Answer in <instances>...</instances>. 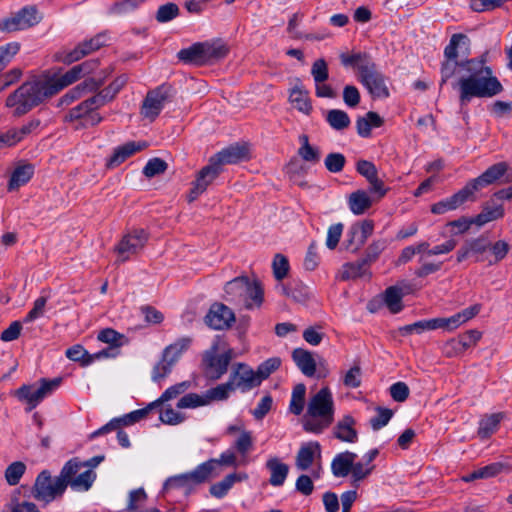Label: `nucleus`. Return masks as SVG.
<instances>
[{
    "label": "nucleus",
    "mask_w": 512,
    "mask_h": 512,
    "mask_svg": "<svg viewBox=\"0 0 512 512\" xmlns=\"http://www.w3.org/2000/svg\"><path fill=\"white\" fill-rule=\"evenodd\" d=\"M226 435L234 436L237 435L233 442V448L242 457L247 456L254 447V437L251 431L246 430L243 424H232L229 425L225 431Z\"/></svg>",
    "instance_id": "nucleus-20"
},
{
    "label": "nucleus",
    "mask_w": 512,
    "mask_h": 512,
    "mask_svg": "<svg viewBox=\"0 0 512 512\" xmlns=\"http://www.w3.org/2000/svg\"><path fill=\"white\" fill-rule=\"evenodd\" d=\"M289 101L296 110L305 115H310L313 110L309 91L299 79H296V84L290 89Z\"/></svg>",
    "instance_id": "nucleus-26"
},
{
    "label": "nucleus",
    "mask_w": 512,
    "mask_h": 512,
    "mask_svg": "<svg viewBox=\"0 0 512 512\" xmlns=\"http://www.w3.org/2000/svg\"><path fill=\"white\" fill-rule=\"evenodd\" d=\"M374 98L389 97V90L386 86L384 76L378 71L361 82Z\"/></svg>",
    "instance_id": "nucleus-40"
},
{
    "label": "nucleus",
    "mask_w": 512,
    "mask_h": 512,
    "mask_svg": "<svg viewBox=\"0 0 512 512\" xmlns=\"http://www.w3.org/2000/svg\"><path fill=\"white\" fill-rule=\"evenodd\" d=\"M174 364L175 363L171 361L169 357H165L163 353L161 360L153 367L151 374L152 381L159 383L166 378L171 373Z\"/></svg>",
    "instance_id": "nucleus-55"
},
{
    "label": "nucleus",
    "mask_w": 512,
    "mask_h": 512,
    "mask_svg": "<svg viewBox=\"0 0 512 512\" xmlns=\"http://www.w3.org/2000/svg\"><path fill=\"white\" fill-rule=\"evenodd\" d=\"M82 461L78 457L68 460L61 469L62 478L64 479L66 488H70L76 492L88 491L97 478V474L92 469H85Z\"/></svg>",
    "instance_id": "nucleus-5"
},
{
    "label": "nucleus",
    "mask_w": 512,
    "mask_h": 512,
    "mask_svg": "<svg viewBox=\"0 0 512 512\" xmlns=\"http://www.w3.org/2000/svg\"><path fill=\"white\" fill-rule=\"evenodd\" d=\"M34 175V166L32 164H21L18 165L12 172L9 183L8 190L13 191L17 190L19 187L25 185L30 181L32 176Z\"/></svg>",
    "instance_id": "nucleus-38"
},
{
    "label": "nucleus",
    "mask_w": 512,
    "mask_h": 512,
    "mask_svg": "<svg viewBox=\"0 0 512 512\" xmlns=\"http://www.w3.org/2000/svg\"><path fill=\"white\" fill-rule=\"evenodd\" d=\"M248 158V149L245 146L241 145H231L216 155L212 156L210 159L217 164L219 169L222 168L225 164H236L240 161H243Z\"/></svg>",
    "instance_id": "nucleus-25"
},
{
    "label": "nucleus",
    "mask_w": 512,
    "mask_h": 512,
    "mask_svg": "<svg viewBox=\"0 0 512 512\" xmlns=\"http://www.w3.org/2000/svg\"><path fill=\"white\" fill-rule=\"evenodd\" d=\"M81 77V67L75 65L63 75L45 79V83L47 84L50 95L53 96L65 87L79 80Z\"/></svg>",
    "instance_id": "nucleus-28"
},
{
    "label": "nucleus",
    "mask_w": 512,
    "mask_h": 512,
    "mask_svg": "<svg viewBox=\"0 0 512 512\" xmlns=\"http://www.w3.org/2000/svg\"><path fill=\"white\" fill-rule=\"evenodd\" d=\"M339 58L344 67L357 70L360 82L378 72L375 62L367 53H341Z\"/></svg>",
    "instance_id": "nucleus-15"
},
{
    "label": "nucleus",
    "mask_w": 512,
    "mask_h": 512,
    "mask_svg": "<svg viewBox=\"0 0 512 512\" xmlns=\"http://www.w3.org/2000/svg\"><path fill=\"white\" fill-rule=\"evenodd\" d=\"M383 119L373 111H369L363 117L356 120V129L359 136L367 138L371 135L372 128L382 126Z\"/></svg>",
    "instance_id": "nucleus-41"
},
{
    "label": "nucleus",
    "mask_w": 512,
    "mask_h": 512,
    "mask_svg": "<svg viewBox=\"0 0 512 512\" xmlns=\"http://www.w3.org/2000/svg\"><path fill=\"white\" fill-rule=\"evenodd\" d=\"M155 408V404L150 403L148 406L142 409L134 410L128 414H125L121 417H116L111 419L107 424L100 427L96 431L90 434V439H94L95 437L104 435L106 433H110L115 431L123 426L133 425L142 419H145L148 414Z\"/></svg>",
    "instance_id": "nucleus-14"
},
{
    "label": "nucleus",
    "mask_w": 512,
    "mask_h": 512,
    "mask_svg": "<svg viewBox=\"0 0 512 512\" xmlns=\"http://www.w3.org/2000/svg\"><path fill=\"white\" fill-rule=\"evenodd\" d=\"M147 147L144 141H130L115 148L111 157L107 160L108 168H115L123 163L126 159L134 155L136 152L142 151Z\"/></svg>",
    "instance_id": "nucleus-27"
},
{
    "label": "nucleus",
    "mask_w": 512,
    "mask_h": 512,
    "mask_svg": "<svg viewBox=\"0 0 512 512\" xmlns=\"http://www.w3.org/2000/svg\"><path fill=\"white\" fill-rule=\"evenodd\" d=\"M147 241L148 234L144 229H134L125 234L114 248L117 254L116 263H124L138 254L143 250Z\"/></svg>",
    "instance_id": "nucleus-9"
},
{
    "label": "nucleus",
    "mask_w": 512,
    "mask_h": 512,
    "mask_svg": "<svg viewBox=\"0 0 512 512\" xmlns=\"http://www.w3.org/2000/svg\"><path fill=\"white\" fill-rule=\"evenodd\" d=\"M374 230V223L371 220H364L359 224L351 226L347 236L356 238L354 250H359L367 241L368 237L372 235Z\"/></svg>",
    "instance_id": "nucleus-42"
},
{
    "label": "nucleus",
    "mask_w": 512,
    "mask_h": 512,
    "mask_svg": "<svg viewBox=\"0 0 512 512\" xmlns=\"http://www.w3.org/2000/svg\"><path fill=\"white\" fill-rule=\"evenodd\" d=\"M505 414L503 412L486 414L479 421V427L477 430V434L481 439H488L492 434H494L504 419Z\"/></svg>",
    "instance_id": "nucleus-35"
},
{
    "label": "nucleus",
    "mask_w": 512,
    "mask_h": 512,
    "mask_svg": "<svg viewBox=\"0 0 512 512\" xmlns=\"http://www.w3.org/2000/svg\"><path fill=\"white\" fill-rule=\"evenodd\" d=\"M221 170L222 169H219L217 164L210 159L209 164L199 171L196 180L192 183V188L187 195L188 202L191 203L195 201L204 193L207 187L219 176Z\"/></svg>",
    "instance_id": "nucleus-18"
},
{
    "label": "nucleus",
    "mask_w": 512,
    "mask_h": 512,
    "mask_svg": "<svg viewBox=\"0 0 512 512\" xmlns=\"http://www.w3.org/2000/svg\"><path fill=\"white\" fill-rule=\"evenodd\" d=\"M378 455L379 450L374 448L366 452L360 461L356 462L355 460L353 462V468L351 470L353 482H360L372 474L375 469L373 461Z\"/></svg>",
    "instance_id": "nucleus-24"
},
{
    "label": "nucleus",
    "mask_w": 512,
    "mask_h": 512,
    "mask_svg": "<svg viewBox=\"0 0 512 512\" xmlns=\"http://www.w3.org/2000/svg\"><path fill=\"white\" fill-rule=\"evenodd\" d=\"M108 41V37L104 33H99L96 36L86 39L80 43H78L71 50H63L59 54V59L66 63L71 64L73 62L79 61L85 56L97 51L101 47L105 46Z\"/></svg>",
    "instance_id": "nucleus-10"
},
{
    "label": "nucleus",
    "mask_w": 512,
    "mask_h": 512,
    "mask_svg": "<svg viewBox=\"0 0 512 512\" xmlns=\"http://www.w3.org/2000/svg\"><path fill=\"white\" fill-rule=\"evenodd\" d=\"M61 381V378H54L52 380L42 379L40 386L22 385L16 390L15 395L20 401L28 405L26 410L29 412L36 408L45 397L55 391L60 386Z\"/></svg>",
    "instance_id": "nucleus-8"
},
{
    "label": "nucleus",
    "mask_w": 512,
    "mask_h": 512,
    "mask_svg": "<svg viewBox=\"0 0 512 512\" xmlns=\"http://www.w3.org/2000/svg\"><path fill=\"white\" fill-rule=\"evenodd\" d=\"M168 168V164L161 158L155 157L146 163L143 168V174L147 178H153L155 176L163 174Z\"/></svg>",
    "instance_id": "nucleus-62"
},
{
    "label": "nucleus",
    "mask_w": 512,
    "mask_h": 512,
    "mask_svg": "<svg viewBox=\"0 0 512 512\" xmlns=\"http://www.w3.org/2000/svg\"><path fill=\"white\" fill-rule=\"evenodd\" d=\"M326 122L336 131H342L348 128L351 120L347 112L340 109L328 110L325 115Z\"/></svg>",
    "instance_id": "nucleus-46"
},
{
    "label": "nucleus",
    "mask_w": 512,
    "mask_h": 512,
    "mask_svg": "<svg viewBox=\"0 0 512 512\" xmlns=\"http://www.w3.org/2000/svg\"><path fill=\"white\" fill-rule=\"evenodd\" d=\"M276 289L285 297L292 298L298 302L303 301L308 297L307 287L300 280H292L286 284L278 283L276 285Z\"/></svg>",
    "instance_id": "nucleus-36"
},
{
    "label": "nucleus",
    "mask_w": 512,
    "mask_h": 512,
    "mask_svg": "<svg viewBox=\"0 0 512 512\" xmlns=\"http://www.w3.org/2000/svg\"><path fill=\"white\" fill-rule=\"evenodd\" d=\"M190 387H191L190 381H183V382L177 383L175 385H172L162 393V395L160 396L159 399H157L156 401H154L152 403L155 404V408H158L162 403L172 400V399L176 398L177 396L185 393Z\"/></svg>",
    "instance_id": "nucleus-51"
},
{
    "label": "nucleus",
    "mask_w": 512,
    "mask_h": 512,
    "mask_svg": "<svg viewBox=\"0 0 512 512\" xmlns=\"http://www.w3.org/2000/svg\"><path fill=\"white\" fill-rule=\"evenodd\" d=\"M218 350L219 342L217 341L202 356L203 371L211 380L220 379L227 372L228 366L235 356L232 349H227L222 354H218Z\"/></svg>",
    "instance_id": "nucleus-7"
},
{
    "label": "nucleus",
    "mask_w": 512,
    "mask_h": 512,
    "mask_svg": "<svg viewBox=\"0 0 512 512\" xmlns=\"http://www.w3.org/2000/svg\"><path fill=\"white\" fill-rule=\"evenodd\" d=\"M20 51V43L9 42L0 46V63L7 67Z\"/></svg>",
    "instance_id": "nucleus-64"
},
{
    "label": "nucleus",
    "mask_w": 512,
    "mask_h": 512,
    "mask_svg": "<svg viewBox=\"0 0 512 512\" xmlns=\"http://www.w3.org/2000/svg\"><path fill=\"white\" fill-rule=\"evenodd\" d=\"M490 243L485 237H479L466 241L457 252V262L461 263L471 256H475V261H484L482 255L489 248Z\"/></svg>",
    "instance_id": "nucleus-22"
},
{
    "label": "nucleus",
    "mask_w": 512,
    "mask_h": 512,
    "mask_svg": "<svg viewBox=\"0 0 512 512\" xmlns=\"http://www.w3.org/2000/svg\"><path fill=\"white\" fill-rule=\"evenodd\" d=\"M41 20L35 7H24L17 13L0 21V31L15 32L28 29Z\"/></svg>",
    "instance_id": "nucleus-12"
},
{
    "label": "nucleus",
    "mask_w": 512,
    "mask_h": 512,
    "mask_svg": "<svg viewBox=\"0 0 512 512\" xmlns=\"http://www.w3.org/2000/svg\"><path fill=\"white\" fill-rule=\"evenodd\" d=\"M480 311L479 305H474L463 309L462 311L447 317V331L451 332L470 319L474 318Z\"/></svg>",
    "instance_id": "nucleus-44"
},
{
    "label": "nucleus",
    "mask_w": 512,
    "mask_h": 512,
    "mask_svg": "<svg viewBox=\"0 0 512 512\" xmlns=\"http://www.w3.org/2000/svg\"><path fill=\"white\" fill-rule=\"evenodd\" d=\"M234 391L229 380L226 383L219 384L213 388L208 389L205 392L207 404L209 405L213 401H223L228 399L230 393Z\"/></svg>",
    "instance_id": "nucleus-53"
},
{
    "label": "nucleus",
    "mask_w": 512,
    "mask_h": 512,
    "mask_svg": "<svg viewBox=\"0 0 512 512\" xmlns=\"http://www.w3.org/2000/svg\"><path fill=\"white\" fill-rule=\"evenodd\" d=\"M402 290L396 286L388 287L384 293V303L392 313H398L402 310Z\"/></svg>",
    "instance_id": "nucleus-49"
},
{
    "label": "nucleus",
    "mask_w": 512,
    "mask_h": 512,
    "mask_svg": "<svg viewBox=\"0 0 512 512\" xmlns=\"http://www.w3.org/2000/svg\"><path fill=\"white\" fill-rule=\"evenodd\" d=\"M191 344V339L183 337L175 341L173 344L167 346L163 353L165 357H169L171 361L176 363L180 358L181 354L186 351Z\"/></svg>",
    "instance_id": "nucleus-54"
},
{
    "label": "nucleus",
    "mask_w": 512,
    "mask_h": 512,
    "mask_svg": "<svg viewBox=\"0 0 512 512\" xmlns=\"http://www.w3.org/2000/svg\"><path fill=\"white\" fill-rule=\"evenodd\" d=\"M235 321L234 312L223 303H213L205 316V323L214 330L229 329Z\"/></svg>",
    "instance_id": "nucleus-17"
},
{
    "label": "nucleus",
    "mask_w": 512,
    "mask_h": 512,
    "mask_svg": "<svg viewBox=\"0 0 512 512\" xmlns=\"http://www.w3.org/2000/svg\"><path fill=\"white\" fill-rule=\"evenodd\" d=\"M461 67L466 71V75L461 76L457 83L462 107L468 105L475 97L489 98L503 90L502 84L493 76L492 69L486 66L484 61L467 60L461 62Z\"/></svg>",
    "instance_id": "nucleus-1"
},
{
    "label": "nucleus",
    "mask_w": 512,
    "mask_h": 512,
    "mask_svg": "<svg viewBox=\"0 0 512 512\" xmlns=\"http://www.w3.org/2000/svg\"><path fill=\"white\" fill-rule=\"evenodd\" d=\"M273 275L279 283L287 277L290 269L289 261L283 254H276L272 262Z\"/></svg>",
    "instance_id": "nucleus-61"
},
{
    "label": "nucleus",
    "mask_w": 512,
    "mask_h": 512,
    "mask_svg": "<svg viewBox=\"0 0 512 512\" xmlns=\"http://www.w3.org/2000/svg\"><path fill=\"white\" fill-rule=\"evenodd\" d=\"M193 486L194 484H192V479H190L188 472L168 478L164 483L163 489L165 491L173 488L191 489Z\"/></svg>",
    "instance_id": "nucleus-63"
},
{
    "label": "nucleus",
    "mask_w": 512,
    "mask_h": 512,
    "mask_svg": "<svg viewBox=\"0 0 512 512\" xmlns=\"http://www.w3.org/2000/svg\"><path fill=\"white\" fill-rule=\"evenodd\" d=\"M301 146L298 149L299 156L306 162L317 163L320 160V152L317 148L309 144L307 135L302 134L299 137Z\"/></svg>",
    "instance_id": "nucleus-52"
},
{
    "label": "nucleus",
    "mask_w": 512,
    "mask_h": 512,
    "mask_svg": "<svg viewBox=\"0 0 512 512\" xmlns=\"http://www.w3.org/2000/svg\"><path fill=\"white\" fill-rule=\"evenodd\" d=\"M305 395L306 386L303 383H299L294 386L291 394V400L289 404V411L299 416L302 414L305 406Z\"/></svg>",
    "instance_id": "nucleus-48"
},
{
    "label": "nucleus",
    "mask_w": 512,
    "mask_h": 512,
    "mask_svg": "<svg viewBox=\"0 0 512 512\" xmlns=\"http://www.w3.org/2000/svg\"><path fill=\"white\" fill-rule=\"evenodd\" d=\"M99 108L101 107L96 104L91 96L73 107L66 117L70 121H80L79 125L76 127L77 129L80 127L95 126L103 119L97 112Z\"/></svg>",
    "instance_id": "nucleus-11"
},
{
    "label": "nucleus",
    "mask_w": 512,
    "mask_h": 512,
    "mask_svg": "<svg viewBox=\"0 0 512 512\" xmlns=\"http://www.w3.org/2000/svg\"><path fill=\"white\" fill-rule=\"evenodd\" d=\"M179 60L184 63L201 65L205 63L203 42L195 43L188 48L181 49L177 54Z\"/></svg>",
    "instance_id": "nucleus-45"
},
{
    "label": "nucleus",
    "mask_w": 512,
    "mask_h": 512,
    "mask_svg": "<svg viewBox=\"0 0 512 512\" xmlns=\"http://www.w3.org/2000/svg\"><path fill=\"white\" fill-rule=\"evenodd\" d=\"M469 43V39L466 35L457 33L453 34L450 38L449 44L444 49V56L447 60L457 61L458 52L457 48L460 44L467 45Z\"/></svg>",
    "instance_id": "nucleus-57"
},
{
    "label": "nucleus",
    "mask_w": 512,
    "mask_h": 512,
    "mask_svg": "<svg viewBox=\"0 0 512 512\" xmlns=\"http://www.w3.org/2000/svg\"><path fill=\"white\" fill-rule=\"evenodd\" d=\"M205 63L224 58L228 53L227 46L220 40L203 42Z\"/></svg>",
    "instance_id": "nucleus-47"
},
{
    "label": "nucleus",
    "mask_w": 512,
    "mask_h": 512,
    "mask_svg": "<svg viewBox=\"0 0 512 512\" xmlns=\"http://www.w3.org/2000/svg\"><path fill=\"white\" fill-rule=\"evenodd\" d=\"M266 468L270 472L269 483L272 486H282L288 476L289 466L278 457H271L266 462Z\"/></svg>",
    "instance_id": "nucleus-32"
},
{
    "label": "nucleus",
    "mask_w": 512,
    "mask_h": 512,
    "mask_svg": "<svg viewBox=\"0 0 512 512\" xmlns=\"http://www.w3.org/2000/svg\"><path fill=\"white\" fill-rule=\"evenodd\" d=\"M373 199L365 190L352 192L348 197V207L354 215H362L371 208Z\"/></svg>",
    "instance_id": "nucleus-34"
},
{
    "label": "nucleus",
    "mask_w": 512,
    "mask_h": 512,
    "mask_svg": "<svg viewBox=\"0 0 512 512\" xmlns=\"http://www.w3.org/2000/svg\"><path fill=\"white\" fill-rule=\"evenodd\" d=\"M66 489L61 472L53 478L48 470H43L37 475L31 493L35 500L49 504L62 497Z\"/></svg>",
    "instance_id": "nucleus-6"
},
{
    "label": "nucleus",
    "mask_w": 512,
    "mask_h": 512,
    "mask_svg": "<svg viewBox=\"0 0 512 512\" xmlns=\"http://www.w3.org/2000/svg\"><path fill=\"white\" fill-rule=\"evenodd\" d=\"M234 391L248 392L260 385L255 371L245 363H237L229 376Z\"/></svg>",
    "instance_id": "nucleus-16"
},
{
    "label": "nucleus",
    "mask_w": 512,
    "mask_h": 512,
    "mask_svg": "<svg viewBox=\"0 0 512 512\" xmlns=\"http://www.w3.org/2000/svg\"><path fill=\"white\" fill-rule=\"evenodd\" d=\"M474 199L475 198L471 195L470 191L465 185L461 190H459L452 196L433 204L431 207V212L434 214H444L447 211L457 209L466 201Z\"/></svg>",
    "instance_id": "nucleus-23"
},
{
    "label": "nucleus",
    "mask_w": 512,
    "mask_h": 512,
    "mask_svg": "<svg viewBox=\"0 0 512 512\" xmlns=\"http://www.w3.org/2000/svg\"><path fill=\"white\" fill-rule=\"evenodd\" d=\"M503 214L504 209L501 205L485 207L480 214L474 217L475 225L483 226L488 222L501 218Z\"/></svg>",
    "instance_id": "nucleus-56"
},
{
    "label": "nucleus",
    "mask_w": 512,
    "mask_h": 512,
    "mask_svg": "<svg viewBox=\"0 0 512 512\" xmlns=\"http://www.w3.org/2000/svg\"><path fill=\"white\" fill-rule=\"evenodd\" d=\"M189 474L194 486L204 483L211 478L219 476V471H217V462L215 459H209L208 461L198 465L193 471L189 472Z\"/></svg>",
    "instance_id": "nucleus-33"
},
{
    "label": "nucleus",
    "mask_w": 512,
    "mask_h": 512,
    "mask_svg": "<svg viewBox=\"0 0 512 512\" xmlns=\"http://www.w3.org/2000/svg\"><path fill=\"white\" fill-rule=\"evenodd\" d=\"M103 82V79H97L95 77L86 78L83 82L79 83L62 96L59 100L58 106L69 105L82 96L96 91L103 85Z\"/></svg>",
    "instance_id": "nucleus-21"
},
{
    "label": "nucleus",
    "mask_w": 512,
    "mask_h": 512,
    "mask_svg": "<svg viewBox=\"0 0 512 512\" xmlns=\"http://www.w3.org/2000/svg\"><path fill=\"white\" fill-rule=\"evenodd\" d=\"M207 400L204 394L188 393L181 397L177 402V408L179 409H194L202 406H206Z\"/></svg>",
    "instance_id": "nucleus-59"
},
{
    "label": "nucleus",
    "mask_w": 512,
    "mask_h": 512,
    "mask_svg": "<svg viewBox=\"0 0 512 512\" xmlns=\"http://www.w3.org/2000/svg\"><path fill=\"white\" fill-rule=\"evenodd\" d=\"M245 479H247V474L245 473H231L223 480L211 485L209 489L210 494L215 498L221 499L227 495L228 491L236 482H240Z\"/></svg>",
    "instance_id": "nucleus-37"
},
{
    "label": "nucleus",
    "mask_w": 512,
    "mask_h": 512,
    "mask_svg": "<svg viewBox=\"0 0 512 512\" xmlns=\"http://www.w3.org/2000/svg\"><path fill=\"white\" fill-rule=\"evenodd\" d=\"M292 358L305 376H314L316 372V362L310 352L297 348L292 352Z\"/></svg>",
    "instance_id": "nucleus-39"
},
{
    "label": "nucleus",
    "mask_w": 512,
    "mask_h": 512,
    "mask_svg": "<svg viewBox=\"0 0 512 512\" xmlns=\"http://www.w3.org/2000/svg\"><path fill=\"white\" fill-rule=\"evenodd\" d=\"M335 404L331 390L322 387L309 398L307 409L302 418L304 431L321 434L334 422Z\"/></svg>",
    "instance_id": "nucleus-2"
},
{
    "label": "nucleus",
    "mask_w": 512,
    "mask_h": 512,
    "mask_svg": "<svg viewBox=\"0 0 512 512\" xmlns=\"http://www.w3.org/2000/svg\"><path fill=\"white\" fill-rule=\"evenodd\" d=\"M320 444L318 442H309L303 444L296 456V467L298 470H308L314 462L316 453L320 455Z\"/></svg>",
    "instance_id": "nucleus-31"
},
{
    "label": "nucleus",
    "mask_w": 512,
    "mask_h": 512,
    "mask_svg": "<svg viewBox=\"0 0 512 512\" xmlns=\"http://www.w3.org/2000/svg\"><path fill=\"white\" fill-rule=\"evenodd\" d=\"M50 97L52 96L45 79L34 77L11 92L6 98L5 106L12 109L13 116L20 117Z\"/></svg>",
    "instance_id": "nucleus-3"
},
{
    "label": "nucleus",
    "mask_w": 512,
    "mask_h": 512,
    "mask_svg": "<svg viewBox=\"0 0 512 512\" xmlns=\"http://www.w3.org/2000/svg\"><path fill=\"white\" fill-rule=\"evenodd\" d=\"M97 339L116 348H120L128 342V339L124 334H121L112 328L101 330L97 335Z\"/></svg>",
    "instance_id": "nucleus-50"
},
{
    "label": "nucleus",
    "mask_w": 512,
    "mask_h": 512,
    "mask_svg": "<svg viewBox=\"0 0 512 512\" xmlns=\"http://www.w3.org/2000/svg\"><path fill=\"white\" fill-rule=\"evenodd\" d=\"M224 299L246 309L259 308L264 300V291L258 281H250L248 277H236L226 283Z\"/></svg>",
    "instance_id": "nucleus-4"
},
{
    "label": "nucleus",
    "mask_w": 512,
    "mask_h": 512,
    "mask_svg": "<svg viewBox=\"0 0 512 512\" xmlns=\"http://www.w3.org/2000/svg\"><path fill=\"white\" fill-rule=\"evenodd\" d=\"M356 421L351 415H345L333 428V435L342 442L355 443L358 432L355 429Z\"/></svg>",
    "instance_id": "nucleus-29"
},
{
    "label": "nucleus",
    "mask_w": 512,
    "mask_h": 512,
    "mask_svg": "<svg viewBox=\"0 0 512 512\" xmlns=\"http://www.w3.org/2000/svg\"><path fill=\"white\" fill-rule=\"evenodd\" d=\"M357 454L351 451H344L335 455L331 462V472L337 478H344L351 474L353 462Z\"/></svg>",
    "instance_id": "nucleus-30"
},
{
    "label": "nucleus",
    "mask_w": 512,
    "mask_h": 512,
    "mask_svg": "<svg viewBox=\"0 0 512 512\" xmlns=\"http://www.w3.org/2000/svg\"><path fill=\"white\" fill-rule=\"evenodd\" d=\"M508 164L506 162H498L487 168L480 176L470 180L466 186L474 197L476 191L491 185L502 178L508 171Z\"/></svg>",
    "instance_id": "nucleus-19"
},
{
    "label": "nucleus",
    "mask_w": 512,
    "mask_h": 512,
    "mask_svg": "<svg viewBox=\"0 0 512 512\" xmlns=\"http://www.w3.org/2000/svg\"><path fill=\"white\" fill-rule=\"evenodd\" d=\"M369 266L363 258L356 262L346 263L341 269V279L350 280L370 275Z\"/></svg>",
    "instance_id": "nucleus-43"
},
{
    "label": "nucleus",
    "mask_w": 512,
    "mask_h": 512,
    "mask_svg": "<svg viewBox=\"0 0 512 512\" xmlns=\"http://www.w3.org/2000/svg\"><path fill=\"white\" fill-rule=\"evenodd\" d=\"M281 365V359L279 357H271L262 362L255 371L259 383L267 379L273 372H275Z\"/></svg>",
    "instance_id": "nucleus-58"
},
{
    "label": "nucleus",
    "mask_w": 512,
    "mask_h": 512,
    "mask_svg": "<svg viewBox=\"0 0 512 512\" xmlns=\"http://www.w3.org/2000/svg\"><path fill=\"white\" fill-rule=\"evenodd\" d=\"M171 91L169 85H161L148 92L142 104L141 114L151 121L155 120L169 100Z\"/></svg>",
    "instance_id": "nucleus-13"
},
{
    "label": "nucleus",
    "mask_w": 512,
    "mask_h": 512,
    "mask_svg": "<svg viewBox=\"0 0 512 512\" xmlns=\"http://www.w3.org/2000/svg\"><path fill=\"white\" fill-rule=\"evenodd\" d=\"M26 471V465L22 461L12 462L5 470V479L11 486H15Z\"/></svg>",
    "instance_id": "nucleus-60"
}]
</instances>
